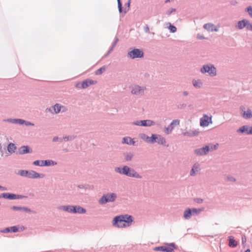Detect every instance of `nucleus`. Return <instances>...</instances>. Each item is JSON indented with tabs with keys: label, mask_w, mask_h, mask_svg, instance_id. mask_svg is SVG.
Returning <instances> with one entry per match:
<instances>
[{
	"label": "nucleus",
	"mask_w": 252,
	"mask_h": 252,
	"mask_svg": "<svg viewBox=\"0 0 252 252\" xmlns=\"http://www.w3.org/2000/svg\"><path fill=\"white\" fill-rule=\"evenodd\" d=\"M115 171L120 174H123L130 177L141 178V176L133 169L130 168L127 166H124L122 168L117 167Z\"/></svg>",
	"instance_id": "obj_1"
},
{
	"label": "nucleus",
	"mask_w": 252,
	"mask_h": 252,
	"mask_svg": "<svg viewBox=\"0 0 252 252\" xmlns=\"http://www.w3.org/2000/svg\"><path fill=\"white\" fill-rule=\"evenodd\" d=\"M201 71L203 73L207 72L212 76L217 74L216 68L212 64L204 65L201 69Z\"/></svg>",
	"instance_id": "obj_2"
},
{
	"label": "nucleus",
	"mask_w": 252,
	"mask_h": 252,
	"mask_svg": "<svg viewBox=\"0 0 252 252\" xmlns=\"http://www.w3.org/2000/svg\"><path fill=\"white\" fill-rule=\"evenodd\" d=\"M116 198V194L114 193H108L103 195L99 200V203L104 204L108 202L114 201Z\"/></svg>",
	"instance_id": "obj_3"
},
{
	"label": "nucleus",
	"mask_w": 252,
	"mask_h": 252,
	"mask_svg": "<svg viewBox=\"0 0 252 252\" xmlns=\"http://www.w3.org/2000/svg\"><path fill=\"white\" fill-rule=\"evenodd\" d=\"M128 56L131 59L138 58H142L143 57V52L142 50L138 49H134L128 53Z\"/></svg>",
	"instance_id": "obj_4"
},
{
	"label": "nucleus",
	"mask_w": 252,
	"mask_h": 252,
	"mask_svg": "<svg viewBox=\"0 0 252 252\" xmlns=\"http://www.w3.org/2000/svg\"><path fill=\"white\" fill-rule=\"evenodd\" d=\"M96 81L91 79H87L83 81L81 84H77L76 85L77 88L85 89L91 85H94L96 83Z\"/></svg>",
	"instance_id": "obj_5"
},
{
	"label": "nucleus",
	"mask_w": 252,
	"mask_h": 252,
	"mask_svg": "<svg viewBox=\"0 0 252 252\" xmlns=\"http://www.w3.org/2000/svg\"><path fill=\"white\" fill-rule=\"evenodd\" d=\"M113 225L118 228H126L130 226L135 221H112Z\"/></svg>",
	"instance_id": "obj_6"
},
{
	"label": "nucleus",
	"mask_w": 252,
	"mask_h": 252,
	"mask_svg": "<svg viewBox=\"0 0 252 252\" xmlns=\"http://www.w3.org/2000/svg\"><path fill=\"white\" fill-rule=\"evenodd\" d=\"M178 249L174 243H167L163 246V252H175L174 250Z\"/></svg>",
	"instance_id": "obj_7"
},
{
	"label": "nucleus",
	"mask_w": 252,
	"mask_h": 252,
	"mask_svg": "<svg viewBox=\"0 0 252 252\" xmlns=\"http://www.w3.org/2000/svg\"><path fill=\"white\" fill-rule=\"evenodd\" d=\"M0 232L3 233H16L19 232V227L18 226L14 225L1 229Z\"/></svg>",
	"instance_id": "obj_8"
},
{
	"label": "nucleus",
	"mask_w": 252,
	"mask_h": 252,
	"mask_svg": "<svg viewBox=\"0 0 252 252\" xmlns=\"http://www.w3.org/2000/svg\"><path fill=\"white\" fill-rule=\"evenodd\" d=\"M212 117H208L204 115L200 119V126L203 127L208 126L210 123H212Z\"/></svg>",
	"instance_id": "obj_9"
},
{
	"label": "nucleus",
	"mask_w": 252,
	"mask_h": 252,
	"mask_svg": "<svg viewBox=\"0 0 252 252\" xmlns=\"http://www.w3.org/2000/svg\"><path fill=\"white\" fill-rule=\"evenodd\" d=\"M134 218L128 214L121 215L115 217L113 220H132Z\"/></svg>",
	"instance_id": "obj_10"
},
{
	"label": "nucleus",
	"mask_w": 252,
	"mask_h": 252,
	"mask_svg": "<svg viewBox=\"0 0 252 252\" xmlns=\"http://www.w3.org/2000/svg\"><path fill=\"white\" fill-rule=\"evenodd\" d=\"M153 139H154V143L157 142L161 145H164L166 143L164 138L159 135L153 134Z\"/></svg>",
	"instance_id": "obj_11"
},
{
	"label": "nucleus",
	"mask_w": 252,
	"mask_h": 252,
	"mask_svg": "<svg viewBox=\"0 0 252 252\" xmlns=\"http://www.w3.org/2000/svg\"><path fill=\"white\" fill-rule=\"evenodd\" d=\"M238 132L245 133L247 134H252V126H244L241 127L238 130Z\"/></svg>",
	"instance_id": "obj_12"
},
{
	"label": "nucleus",
	"mask_w": 252,
	"mask_h": 252,
	"mask_svg": "<svg viewBox=\"0 0 252 252\" xmlns=\"http://www.w3.org/2000/svg\"><path fill=\"white\" fill-rule=\"evenodd\" d=\"M144 88H141L139 86H134L132 87L131 93L135 94H139L143 93Z\"/></svg>",
	"instance_id": "obj_13"
},
{
	"label": "nucleus",
	"mask_w": 252,
	"mask_h": 252,
	"mask_svg": "<svg viewBox=\"0 0 252 252\" xmlns=\"http://www.w3.org/2000/svg\"><path fill=\"white\" fill-rule=\"evenodd\" d=\"M209 146H206L204 148L196 150L195 152L197 155H202L206 154L210 150Z\"/></svg>",
	"instance_id": "obj_14"
},
{
	"label": "nucleus",
	"mask_w": 252,
	"mask_h": 252,
	"mask_svg": "<svg viewBox=\"0 0 252 252\" xmlns=\"http://www.w3.org/2000/svg\"><path fill=\"white\" fill-rule=\"evenodd\" d=\"M228 246L230 248H235L238 245L237 242L234 239L233 236H229L228 237Z\"/></svg>",
	"instance_id": "obj_15"
},
{
	"label": "nucleus",
	"mask_w": 252,
	"mask_h": 252,
	"mask_svg": "<svg viewBox=\"0 0 252 252\" xmlns=\"http://www.w3.org/2000/svg\"><path fill=\"white\" fill-rule=\"evenodd\" d=\"M73 206L72 205H67V206H61L58 207V209L62 211L66 212L69 213H72L73 210Z\"/></svg>",
	"instance_id": "obj_16"
},
{
	"label": "nucleus",
	"mask_w": 252,
	"mask_h": 252,
	"mask_svg": "<svg viewBox=\"0 0 252 252\" xmlns=\"http://www.w3.org/2000/svg\"><path fill=\"white\" fill-rule=\"evenodd\" d=\"M44 177V175L43 174L40 175L34 171H28V177L30 178H43Z\"/></svg>",
	"instance_id": "obj_17"
},
{
	"label": "nucleus",
	"mask_w": 252,
	"mask_h": 252,
	"mask_svg": "<svg viewBox=\"0 0 252 252\" xmlns=\"http://www.w3.org/2000/svg\"><path fill=\"white\" fill-rule=\"evenodd\" d=\"M140 137L147 143H154V139H153V134L151 137H149L144 133L140 134Z\"/></svg>",
	"instance_id": "obj_18"
},
{
	"label": "nucleus",
	"mask_w": 252,
	"mask_h": 252,
	"mask_svg": "<svg viewBox=\"0 0 252 252\" xmlns=\"http://www.w3.org/2000/svg\"><path fill=\"white\" fill-rule=\"evenodd\" d=\"M204 28L208 31L213 32L218 31V29L215 26V25L211 23L206 24L203 26Z\"/></svg>",
	"instance_id": "obj_19"
},
{
	"label": "nucleus",
	"mask_w": 252,
	"mask_h": 252,
	"mask_svg": "<svg viewBox=\"0 0 252 252\" xmlns=\"http://www.w3.org/2000/svg\"><path fill=\"white\" fill-rule=\"evenodd\" d=\"M72 213L83 214L86 212V210L79 206H73Z\"/></svg>",
	"instance_id": "obj_20"
},
{
	"label": "nucleus",
	"mask_w": 252,
	"mask_h": 252,
	"mask_svg": "<svg viewBox=\"0 0 252 252\" xmlns=\"http://www.w3.org/2000/svg\"><path fill=\"white\" fill-rule=\"evenodd\" d=\"M32 150L27 146H22L19 149V153L20 154H25L31 153Z\"/></svg>",
	"instance_id": "obj_21"
},
{
	"label": "nucleus",
	"mask_w": 252,
	"mask_h": 252,
	"mask_svg": "<svg viewBox=\"0 0 252 252\" xmlns=\"http://www.w3.org/2000/svg\"><path fill=\"white\" fill-rule=\"evenodd\" d=\"M62 109H63L62 111L64 112L66 110L65 107L63 106H62L59 104H56L54 106V110L55 113H59L62 111Z\"/></svg>",
	"instance_id": "obj_22"
},
{
	"label": "nucleus",
	"mask_w": 252,
	"mask_h": 252,
	"mask_svg": "<svg viewBox=\"0 0 252 252\" xmlns=\"http://www.w3.org/2000/svg\"><path fill=\"white\" fill-rule=\"evenodd\" d=\"M199 131L197 130H190L184 133V135L187 136H194L198 134Z\"/></svg>",
	"instance_id": "obj_23"
},
{
	"label": "nucleus",
	"mask_w": 252,
	"mask_h": 252,
	"mask_svg": "<svg viewBox=\"0 0 252 252\" xmlns=\"http://www.w3.org/2000/svg\"><path fill=\"white\" fill-rule=\"evenodd\" d=\"M141 126H149L154 125V122L150 120H142L141 121Z\"/></svg>",
	"instance_id": "obj_24"
},
{
	"label": "nucleus",
	"mask_w": 252,
	"mask_h": 252,
	"mask_svg": "<svg viewBox=\"0 0 252 252\" xmlns=\"http://www.w3.org/2000/svg\"><path fill=\"white\" fill-rule=\"evenodd\" d=\"M243 117L246 119L252 118V111L250 109L244 111L243 113Z\"/></svg>",
	"instance_id": "obj_25"
},
{
	"label": "nucleus",
	"mask_w": 252,
	"mask_h": 252,
	"mask_svg": "<svg viewBox=\"0 0 252 252\" xmlns=\"http://www.w3.org/2000/svg\"><path fill=\"white\" fill-rule=\"evenodd\" d=\"M123 143H126L129 145H134L135 142L133 141V139L131 138L130 137H126L123 138Z\"/></svg>",
	"instance_id": "obj_26"
},
{
	"label": "nucleus",
	"mask_w": 252,
	"mask_h": 252,
	"mask_svg": "<svg viewBox=\"0 0 252 252\" xmlns=\"http://www.w3.org/2000/svg\"><path fill=\"white\" fill-rule=\"evenodd\" d=\"M199 168V165L198 163H195L193 166V167L190 171V175L191 176L194 175L198 171Z\"/></svg>",
	"instance_id": "obj_27"
},
{
	"label": "nucleus",
	"mask_w": 252,
	"mask_h": 252,
	"mask_svg": "<svg viewBox=\"0 0 252 252\" xmlns=\"http://www.w3.org/2000/svg\"><path fill=\"white\" fill-rule=\"evenodd\" d=\"M7 121L12 123L19 124L20 125H23L25 122L24 120L22 119H9L7 120Z\"/></svg>",
	"instance_id": "obj_28"
},
{
	"label": "nucleus",
	"mask_w": 252,
	"mask_h": 252,
	"mask_svg": "<svg viewBox=\"0 0 252 252\" xmlns=\"http://www.w3.org/2000/svg\"><path fill=\"white\" fill-rule=\"evenodd\" d=\"M192 215L191 211L190 209H188L184 212V216L185 219H189Z\"/></svg>",
	"instance_id": "obj_29"
},
{
	"label": "nucleus",
	"mask_w": 252,
	"mask_h": 252,
	"mask_svg": "<svg viewBox=\"0 0 252 252\" xmlns=\"http://www.w3.org/2000/svg\"><path fill=\"white\" fill-rule=\"evenodd\" d=\"M247 24L246 20H243L240 21L238 23V27L239 29H242L246 26V24Z\"/></svg>",
	"instance_id": "obj_30"
},
{
	"label": "nucleus",
	"mask_w": 252,
	"mask_h": 252,
	"mask_svg": "<svg viewBox=\"0 0 252 252\" xmlns=\"http://www.w3.org/2000/svg\"><path fill=\"white\" fill-rule=\"evenodd\" d=\"M7 150L10 153H13L16 150V146L14 144L10 143L8 146Z\"/></svg>",
	"instance_id": "obj_31"
},
{
	"label": "nucleus",
	"mask_w": 252,
	"mask_h": 252,
	"mask_svg": "<svg viewBox=\"0 0 252 252\" xmlns=\"http://www.w3.org/2000/svg\"><path fill=\"white\" fill-rule=\"evenodd\" d=\"M11 209L14 211H29V209L26 208H22L21 207H17V206H12L11 207Z\"/></svg>",
	"instance_id": "obj_32"
},
{
	"label": "nucleus",
	"mask_w": 252,
	"mask_h": 252,
	"mask_svg": "<svg viewBox=\"0 0 252 252\" xmlns=\"http://www.w3.org/2000/svg\"><path fill=\"white\" fill-rule=\"evenodd\" d=\"M133 157V153H126L125 155V159L126 161H129Z\"/></svg>",
	"instance_id": "obj_33"
},
{
	"label": "nucleus",
	"mask_w": 252,
	"mask_h": 252,
	"mask_svg": "<svg viewBox=\"0 0 252 252\" xmlns=\"http://www.w3.org/2000/svg\"><path fill=\"white\" fill-rule=\"evenodd\" d=\"M106 70V67L105 66H103L100 68L99 69H97L95 72V74L96 75H100L103 72H104Z\"/></svg>",
	"instance_id": "obj_34"
},
{
	"label": "nucleus",
	"mask_w": 252,
	"mask_h": 252,
	"mask_svg": "<svg viewBox=\"0 0 252 252\" xmlns=\"http://www.w3.org/2000/svg\"><path fill=\"white\" fill-rule=\"evenodd\" d=\"M193 85L196 88H200L202 85V82L200 80H193Z\"/></svg>",
	"instance_id": "obj_35"
},
{
	"label": "nucleus",
	"mask_w": 252,
	"mask_h": 252,
	"mask_svg": "<svg viewBox=\"0 0 252 252\" xmlns=\"http://www.w3.org/2000/svg\"><path fill=\"white\" fill-rule=\"evenodd\" d=\"M18 174L22 176L28 177V171L27 170H20L18 172Z\"/></svg>",
	"instance_id": "obj_36"
},
{
	"label": "nucleus",
	"mask_w": 252,
	"mask_h": 252,
	"mask_svg": "<svg viewBox=\"0 0 252 252\" xmlns=\"http://www.w3.org/2000/svg\"><path fill=\"white\" fill-rule=\"evenodd\" d=\"M154 251L156 252H163V246L156 247L154 248Z\"/></svg>",
	"instance_id": "obj_37"
},
{
	"label": "nucleus",
	"mask_w": 252,
	"mask_h": 252,
	"mask_svg": "<svg viewBox=\"0 0 252 252\" xmlns=\"http://www.w3.org/2000/svg\"><path fill=\"white\" fill-rule=\"evenodd\" d=\"M191 214L192 215L197 214L202 211V209H191Z\"/></svg>",
	"instance_id": "obj_38"
},
{
	"label": "nucleus",
	"mask_w": 252,
	"mask_h": 252,
	"mask_svg": "<svg viewBox=\"0 0 252 252\" xmlns=\"http://www.w3.org/2000/svg\"><path fill=\"white\" fill-rule=\"evenodd\" d=\"M50 160H43L41 161V166H49L50 165Z\"/></svg>",
	"instance_id": "obj_39"
},
{
	"label": "nucleus",
	"mask_w": 252,
	"mask_h": 252,
	"mask_svg": "<svg viewBox=\"0 0 252 252\" xmlns=\"http://www.w3.org/2000/svg\"><path fill=\"white\" fill-rule=\"evenodd\" d=\"M180 123V121L179 120H173L170 124V126H173V125L177 126L179 125Z\"/></svg>",
	"instance_id": "obj_40"
},
{
	"label": "nucleus",
	"mask_w": 252,
	"mask_h": 252,
	"mask_svg": "<svg viewBox=\"0 0 252 252\" xmlns=\"http://www.w3.org/2000/svg\"><path fill=\"white\" fill-rule=\"evenodd\" d=\"M246 28L249 30L252 31V24H251L248 20H247V24H246Z\"/></svg>",
	"instance_id": "obj_41"
},
{
	"label": "nucleus",
	"mask_w": 252,
	"mask_h": 252,
	"mask_svg": "<svg viewBox=\"0 0 252 252\" xmlns=\"http://www.w3.org/2000/svg\"><path fill=\"white\" fill-rule=\"evenodd\" d=\"M10 193H3L0 195V198L3 197L6 199H9Z\"/></svg>",
	"instance_id": "obj_42"
},
{
	"label": "nucleus",
	"mask_w": 252,
	"mask_h": 252,
	"mask_svg": "<svg viewBox=\"0 0 252 252\" xmlns=\"http://www.w3.org/2000/svg\"><path fill=\"white\" fill-rule=\"evenodd\" d=\"M173 128V126H170V127L165 128L164 131L166 134H169V133H170L171 132Z\"/></svg>",
	"instance_id": "obj_43"
},
{
	"label": "nucleus",
	"mask_w": 252,
	"mask_h": 252,
	"mask_svg": "<svg viewBox=\"0 0 252 252\" xmlns=\"http://www.w3.org/2000/svg\"><path fill=\"white\" fill-rule=\"evenodd\" d=\"M169 29L170 30V31L172 32H174L176 31V28L174 26H172L171 25H170L169 27Z\"/></svg>",
	"instance_id": "obj_44"
},
{
	"label": "nucleus",
	"mask_w": 252,
	"mask_h": 252,
	"mask_svg": "<svg viewBox=\"0 0 252 252\" xmlns=\"http://www.w3.org/2000/svg\"><path fill=\"white\" fill-rule=\"evenodd\" d=\"M43 160H35L33 162V164L35 165L41 166V161Z\"/></svg>",
	"instance_id": "obj_45"
},
{
	"label": "nucleus",
	"mask_w": 252,
	"mask_h": 252,
	"mask_svg": "<svg viewBox=\"0 0 252 252\" xmlns=\"http://www.w3.org/2000/svg\"><path fill=\"white\" fill-rule=\"evenodd\" d=\"M246 241H247V239H246V237L245 235H243L242 236V244H245L246 243Z\"/></svg>",
	"instance_id": "obj_46"
},
{
	"label": "nucleus",
	"mask_w": 252,
	"mask_h": 252,
	"mask_svg": "<svg viewBox=\"0 0 252 252\" xmlns=\"http://www.w3.org/2000/svg\"><path fill=\"white\" fill-rule=\"evenodd\" d=\"M247 11L250 16L251 17V14H252V7L251 6L248 7L247 9Z\"/></svg>",
	"instance_id": "obj_47"
},
{
	"label": "nucleus",
	"mask_w": 252,
	"mask_h": 252,
	"mask_svg": "<svg viewBox=\"0 0 252 252\" xmlns=\"http://www.w3.org/2000/svg\"><path fill=\"white\" fill-rule=\"evenodd\" d=\"M10 199H16V194L10 193Z\"/></svg>",
	"instance_id": "obj_48"
},
{
	"label": "nucleus",
	"mask_w": 252,
	"mask_h": 252,
	"mask_svg": "<svg viewBox=\"0 0 252 252\" xmlns=\"http://www.w3.org/2000/svg\"><path fill=\"white\" fill-rule=\"evenodd\" d=\"M118 7H119V10L120 12H122V4L120 1V0H118Z\"/></svg>",
	"instance_id": "obj_49"
},
{
	"label": "nucleus",
	"mask_w": 252,
	"mask_h": 252,
	"mask_svg": "<svg viewBox=\"0 0 252 252\" xmlns=\"http://www.w3.org/2000/svg\"><path fill=\"white\" fill-rule=\"evenodd\" d=\"M141 122V121H138L134 122V124L136 126H141L142 123Z\"/></svg>",
	"instance_id": "obj_50"
},
{
	"label": "nucleus",
	"mask_w": 252,
	"mask_h": 252,
	"mask_svg": "<svg viewBox=\"0 0 252 252\" xmlns=\"http://www.w3.org/2000/svg\"><path fill=\"white\" fill-rule=\"evenodd\" d=\"M18 226L19 227V231H22L24 230H25L26 228V227L23 225H21V226L18 225Z\"/></svg>",
	"instance_id": "obj_51"
},
{
	"label": "nucleus",
	"mask_w": 252,
	"mask_h": 252,
	"mask_svg": "<svg viewBox=\"0 0 252 252\" xmlns=\"http://www.w3.org/2000/svg\"><path fill=\"white\" fill-rule=\"evenodd\" d=\"M175 11V9H170V10H168L167 12V14L168 15H170L172 12L173 11Z\"/></svg>",
	"instance_id": "obj_52"
},
{
	"label": "nucleus",
	"mask_w": 252,
	"mask_h": 252,
	"mask_svg": "<svg viewBox=\"0 0 252 252\" xmlns=\"http://www.w3.org/2000/svg\"><path fill=\"white\" fill-rule=\"evenodd\" d=\"M227 180H228V181H231V182H233V181H235V179L233 177H228L227 178Z\"/></svg>",
	"instance_id": "obj_53"
},
{
	"label": "nucleus",
	"mask_w": 252,
	"mask_h": 252,
	"mask_svg": "<svg viewBox=\"0 0 252 252\" xmlns=\"http://www.w3.org/2000/svg\"><path fill=\"white\" fill-rule=\"evenodd\" d=\"M196 201L197 203H201L203 202V200L202 199H196Z\"/></svg>",
	"instance_id": "obj_54"
},
{
	"label": "nucleus",
	"mask_w": 252,
	"mask_h": 252,
	"mask_svg": "<svg viewBox=\"0 0 252 252\" xmlns=\"http://www.w3.org/2000/svg\"><path fill=\"white\" fill-rule=\"evenodd\" d=\"M25 123L27 126H33L34 125L33 124H32L31 123L29 122H25Z\"/></svg>",
	"instance_id": "obj_55"
},
{
	"label": "nucleus",
	"mask_w": 252,
	"mask_h": 252,
	"mask_svg": "<svg viewBox=\"0 0 252 252\" xmlns=\"http://www.w3.org/2000/svg\"><path fill=\"white\" fill-rule=\"evenodd\" d=\"M23 196L21 195H16V199H19L23 198Z\"/></svg>",
	"instance_id": "obj_56"
},
{
	"label": "nucleus",
	"mask_w": 252,
	"mask_h": 252,
	"mask_svg": "<svg viewBox=\"0 0 252 252\" xmlns=\"http://www.w3.org/2000/svg\"><path fill=\"white\" fill-rule=\"evenodd\" d=\"M217 145H214V146H211V149L212 150H213V149H216L217 148Z\"/></svg>",
	"instance_id": "obj_57"
},
{
	"label": "nucleus",
	"mask_w": 252,
	"mask_h": 252,
	"mask_svg": "<svg viewBox=\"0 0 252 252\" xmlns=\"http://www.w3.org/2000/svg\"><path fill=\"white\" fill-rule=\"evenodd\" d=\"M0 189L5 190H6V188L0 186Z\"/></svg>",
	"instance_id": "obj_58"
},
{
	"label": "nucleus",
	"mask_w": 252,
	"mask_h": 252,
	"mask_svg": "<svg viewBox=\"0 0 252 252\" xmlns=\"http://www.w3.org/2000/svg\"><path fill=\"white\" fill-rule=\"evenodd\" d=\"M244 252H251V250L250 249H248Z\"/></svg>",
	"instance_id": "obj_59"
},
{
	"label": "nucleus",
	"mask_w": 252,
	"mask_h": 252,
	"mask_svg": "<svg viewBox=\"0 0 252 252\" xmlns=\"http://www.w3.org/2000/svg\"><path fill=\"white\" fill-rule=\"evenodd\" d=\"M184 95H188V93H187V92H185L184 93Z\"/></svg>",
	"instance_id": "obj_60"
},
{
	"label": "nucleus",
	"mask_w": 252,
	"mask_h": 252,
	"mask_svg": "<svg viewBox=\"0 0 252 252\" xmlns=\"http://www.w3.org/2000/svg\"><path fill=\"white\" fill-rule=\"evenodd\" d=\"M66 229H71V230H74V229H73V228H71V227H70V228H66Z\"/></svg>",
	"instance_id": "obj_61"
},
{
	"label": "nucleus",
	"mask_w": 252,
	"mask_h": 252,
	"mask_svg": "<svg viewBox=\"0 0 252 252\" xmlns=\"http://www.w3.org/2000/svg\"><path fill=\"white\" fill-rule=\"evenodd\" d=\"M146 32H148V31H149V28H148V27H146Z\"/></svg>",
	"instance_id": "obj_62"
},
{
	"label": "nucleus",
	"mask_w": 252,
	"mask_h": 252,
	"mask_svg": "<svg viewBox=\"0 0 252 252\" xmlns=\"http://www.w3.org/2000/svg\"><path fill=\"white\" fill-rule=\"evenodd\" d=\"M130 0H128V3H127V4L128 5V6H129V4H130Z\"/></svg>",
	"instance_id": "obj_63"
},
{
	"label": "nucleus",
	"mask_w": 252,
	"mask_h": 252,
	"mask_svg": "<svg viewBox=\"0 0 252 252\" xmlns=\"http://www.w3.org/2000/svg\"><path fill=\"white\" fill-rule=\"evenodd\" d=\"M199 38H200V39H204V38L203 36H200V37H199Z\"/></svg>",
	"instance_id": "obj_64"
}]
</instances>
